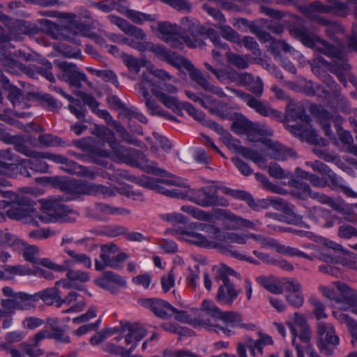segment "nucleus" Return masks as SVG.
Returning a JSON list of instances; mask_svg holds the SVG:
<instances>
[{"label": "nucleus", "instance_id": "f257e3e1", "mask_svg": "<svg viewBox=\"0 0 357 357\" xmlns=\"http://www.w3.org/2000/svg\"><path fill=\"white\" fill-rule=\"evenodd\" d=\"M202 310L215 321H222V324H215V329L220 331L227 337L235 334V332L231 328H241L247 331H255L257 328L255 324L243 323V317L239 312L222 311L219 307L209 300L205 299L202 301Z\"/></svg>", "mask_w": 357, "mask_h": 357}, {"label": "nucleus", "instance_id": "f03ea898", "mask_svg": "<svg viewBox=\"0 0 357 357\" xmlns=\"http://www.w3.org/2000/svg\"><path fill=\"white\" fill-rule=\"evenodd\" d=\"M156 52L157 57L161 61L168 63L177 69L183 68L187 70L190 73L192 79L205 91L220 96H225L222 89L211 83L199 70L194 67L189 59L179 56L175 52L169 51L163 45L161 46L160 49L157 50Z\"/></svg>", "mask_w": 357, "mask_h": 357}, {"label": "nucleus", "instance_id": "7ed1b4c3", "mask_svg": "<svg viewBox=\"0 0 357 357\" xmlns=\"http://www.w3.org/2000/svg\"><path fill=\"white\" fill-rule=\"evenodd\" d=\"M95 134L103 143L108 144L118 161L135 167H140L144 161H146V155L140 151L121 145L116 141L114 132L107 127L96 128Z\"/></svg>", "mask_w": 357, "mask_h": 357}, {"label": "nucleus", "instance_id": "20e7f679", "mask_svg": "<svg viewBox=\"0 0 357 357\" xmlns=\"http://www.w3.org/2000/svg\"><path fill=\"white\" fill-rule=\"evenodd\" d=\"M181 24L180 30L183 29L181 38L189 47H196L199 45L201 37L209 38L214 46L222 45L224 47H228V44L222 42L220 35L214 29L206 28L195 18L183 17L181 20Z\"/></svg>", "mask_w": 357, "mask_h": 357}, {"label": "nucleus", "instance_id": "39448f33", "mask_svg": "<svg viewBox=\"0 0 357 357\" xmlns=\"http://www.w3.org/2000/svg\"><path fill=\"white\" fill-rule=\"evenodd\" d=\"M40 179L45 181L47 183L63 192L67 195L66 200L68 201L75 199L80 195H95L99 192H104L105 187L102 185H96L68 177H41Z\"/></svg>", "mask_w": 357, "mask_h": 357}, {"label": "nucleus", "instance_id": "423d86ee", "mask_svg": "<svg viewBox=\"0 0 357 357\" xmlns=\"http://www.w3.org/2000/svg\"><path fill=\"white\" fill-rule=\"evenodd\" d=\"M41 208L38 219L43 223L72 222L77 216L75 211L57 199L46 200L42 203Z\"/></svg>", "mask_w": 357, "mask_h": 357}, {"label": "nucleus", "instance_id": "0eeeda50", "mask_svg": "<svg viewBox=\"0 0 357 357\" xmlns=\"http://www.w3.org/2000/svg\"><path fill=\"white\" fill-rule=\"evenodd\" d=\"M36 203L26 197H21L13 202H0V208L9 206L6 215L11 220H22L26 223L36 225L39 212L34 208Z\"/></svg>", "mask_w": 357, "mask_h": 357}, {"label": "nucleus", "instance_id": "6e6552de", "mask_svg": "<svg viewBox=\"0 0 357 357\" xmlns=\"http://www.w3.org/2000/svg\"><path fill=\"white\" fill-rule=\"evenodd\" d=\"M204 123L209 128L215 131L218 134L225 135L223 142L228 148L236 149L243 157L252 161L259 167H266V160L258 151L241 146L240 141L234 138L230 133L227 132L224 129L222 125L213 120H206Z\"/></svg>", "mask_w": 357, "mask_h": 357}, {"label": "nucleus", "instance_id": "1a4fd4ad", "mask_svg": "<svg viewBox=\"0 0 357 357\" xmlns=\"http://www.w3.org/2000/svg\"><path fill=\"white\" fill-rule=\"evenodd\" d=\"M218 187L208 185L199 188H191L186 197L191 202L204 208L229 206L228 200L218 194Z\"/></svg>", "mask_w": 357, "mask_h": 357}, {"label": "nucleus", "instance_id": "9d476101", "mask_svg": "<svg viewBox=\"0 0 357 357\" xmlns=\"http://www.w3.org/2000/svg\"><path fill=\"white\" fill-rule=\"evenodd\" d=\"M230 275L240 278V274L235 270L226 265H222L218 271V278L223 284L219 287L216 295V300L221 305H231L241 292V290L235 289L234 283L229 278Z\"/></svg>", "mask_w": 357, "mask_h": 357}, {"label": "nucleus", "instance_id": "9b49d317", "mask_svg": "<svg viewBox=\"0 0 357 357\" xmlns=\"http://www.w3.org/2000/svg\"><path fill=\"white\" fill-rule=\"evenodd\" d=\"M329 5H325L320 1H314L309 4L301 6L299 10L306 17L315 13H332L335 16L344 17L349 13L348 3L335 0H327Z\"/></svg>", "mask_w": 357, "mask_h": 357}, {"label": "nucleus", "instance_id": "f8f14e48", "mask_svg": "<svg viewBox=\"0 0 357 357\" xmlns=\"http://www.w3.org/2000/svg\"><path fill=\"white\" fill-rule=\"evenodd\" d=\"M317 333L319 337L317 346L319 351L326 356H332L334 349L340 344V338L335 333L334 326L330 323L319 322Z\"/></svg>", "mask_w": 357, "mask_h": 357}, {"label": "nucleus", "instance_id": "ddd939ff", "mask_svg": "<svg viewBox=\"0 0 357 357\" xmlns=\"http://www.w3.org/2000/svg\"><path fill=\"white\" fill-rule=\"evenodd\" d=\"M197 225L195 222H192L188 226H178L175 228L176 234L183 236V238L193 245L200 248H215L217 242L208 241L206 236L200 234L198 230ZM215 248H217L215 247Z\"/></svg>", "mask_w": 357, "mask_h": 357}, {"label": "nucleus", "instance_id": "4468645a", "mask_svg": "<svg viewBox=\"0 0 357 357\" xmlns=\"http://www.w3.org/2000/svg\"><path fill=\"white\" fill-rule=\"evenodd\" d=\"M8 36L0 34V62L4 70L10 74H19L24 69V65L14 59L12 52L8 47Z\"/></svg>", "mask_w": 357, "mask_h": 357}, {"label": "nucleus", "instance_id": "2eb2a0df", "mask_svg": "<svg viewBox=\"0 0 357 357\" xmlns=\"http://www.w3.org/2000/svg\"><path fill=\"white\" fill-rule=\"evenodd\" d=\"M54 63L62 71L59 78L68 83L71 86L81 88L82 82L87 80L86 75L79 70L75 64L67 61H54Z\"/></svg>", "mask_w": 357, "mask_h": 357}, {"label": "nucleus", "instance_id": "dca6fc26", "mask_svg": "<svg viewBox=\"0 0 357 357\" xmlns=\"http://www.w3.org/2000/svg\"><path fill=\"white\" fill-rule=\"evenodd\" d=\"M233 92L236 93L238 97L244 100L250 107L254 109L259 114L264 116H271L279 121H282V112L270 107L267 105H264L252 95L241 90L234 89Z\"/></svg>", "mask_w": 357, "mask_h": 357}, {"label": "nucleus", "instance_id": "f3484780", "mask_svg": "<svg viewBox=\"0 0 357 357\" xmlns=\"http://www.w3.org/2000/svg\"><path fill=\"white\" fill-rule=\"evenodd\" d=\"M231 130L236 134H246L252 142L259 141L260 136L263 135V130L255 126L253 123L245 116L239 114L231 125Z\"/></svg>", "mask_w": 357, "mask_h": 357}, {"label": "nucleus", "instance_id": "a211bd4d", "mask_svg": "<svg viewBox=\"0 0 357 357\" xmlns=\"http://www.w3.org/2000/svg\"><path fill=\"white\" fill-rule=\"evenodd\" d=\"M31 159L17 160L18 162L17 169L21 175L29 177L36 172L45 173L47 172L49 166L43 160L45 158L42 156L30 157Z\"/></svg>", "mask_w": 357, "mask_h": 357}, {"label": "nucleus", "instance_id": "6ab92c4d", "mask_svg": "<svg viewBox=\"0 0 357 357\" xmlns=\"http://www.w3.org/2000/svg\"><path fill=\"white\" fill-rule=\"evenodd\" d=\"M224 192L234 199L244 201L252 210L255 211L266 209L269 206V203L266 199H260L255 200L249 192L243 190H234L225 188Z\"/></svg>", "mask_w": 357, "mask_h": 357}, {"label": "nucleus", "instance_id": "aec40b11", "mask_svg": "<svg viewBox=\"0 0 357 357\" xmlns=\"http://www.w3.org/2000/svg\"><path fill=\"white\" fill-rule=\"evenodd\" d=\"M141 305L150 310L157 317L167 319L172 317L173 306L167 301L159 298H144L140 301Z\"/></svg>", "mask_w": 357, "mask_h": 357}, {"label": "nucleus", "instance_id": "412c9836", "mask_svg": "<svg viewBox=\"0 0 357 357\" xmlns=\"http://www.w3.org/2000/svg\"><path fill=\"white\" fill-rule=\"evenodd\" d=\"M136 183L149 190H153L157 192L165 195L169 197L183 198V193L178 190H169L160 185L161 180L150 176H142L136 178Z\"/></svg>", "mask_w": 357, "mask_h": 357}, {"label": "nucleus", "instance_id": "4be33fe9", "mask_svg": "<svg viewBox=\"0 0 357 357\" xmlns=\"http://www.w3.org/2000/svg\"><path fill=\"white\" fill-rule=\"evenodd\" d=\"M291 185L294 187L292 195L300 199L305 200L308 197H311L312 199H317L324 204H328L331 199L324 194L313 192L307 183L298 179H291Z\"/></svg>", "mask_w": 357, "mask_h": 357}, {"label": "nucleus", "instance_id": "5701e85b", "mask_svg": "<svg viewBox=\"0 0 357 357\" xmlns=\"http://www.w3.org/2000/svg\"><path fill=\"white\" fill-rule=\"evenodd\" d=\"M2 292L5 296L15 298L18 310H30L35 307V303L37 301L35 294L31 295L24 291L15 292L10 287H4Z\"/></svg>", "mask_w": 357, "mask_h": 357}, {"label": "nucleus", "instance_id": "b1692460", "mask_svg": "<svg viewBox=\"0 0 357 357\" xmlns=\"http://www.w3.org/2000/svg\"><path fill=\"white\" fill-rule=\"evenodd\" d=\"M310 111L321 125L325 135L329 137L332 133L331 121H333L335 123L334 119L335 116L340 115L332 114L321 105H312L310 107Z\"/></svg>", "mask_w": 357, "mask_h": 357}, {"label": "nucleus", "instance_id": "393cba45", "mask_svg": "<svg viewBox=\"0 0 357 357\" xmlns=\"http://www.w3.org/2000/svg\"><path fill=\"white\" fill-rule=\"evenodd\" d=\"M0 139L8 144H13L15 150L28 157H37L40 152L32 150L26 145L24 139L22 135H13L10 133L0 132Z\"/></svg>", "mask_w": 357, "mask_h": 357}, {"label": "nucleus", "instance_id": "a878e982", "mask_svg": "<svg viewBox=\"0 0 357 357\" xmlns=\"http://www.w3.org/2000/svg\"><path fill=\"white\" fill-rule=\"evenodd\" d=\"M172 314H174V319L178 322L182 324H188L196 326H206L208 328L209 330L217 332V330L215 329V324L211 322L210 319H202V318H196L192 317L187 311L178 310L177 308L173 306L171 312Z\"/></svg>", "mask_w": 357, "mask_h": 357}, {"label": "nucleus", "instance_id": "bb28decb", "mask_svg": "<svg viewBox=\"0 0 357 357\" xmlns=\"http://www.w3.org/2000/svg\"><path fill=\"white\" fill-rule=\"evenodd\" d=\"M314 171L319 172L324 176L326 184L333 190H337L342 187L343 180L333 172L325 163L316 160L311 165Z\"/></svg>", "mask_w": 357, "mask_h": 357}, {"label": "nucleus", "instance_id": "cd10ccee", "mask_svg": "<svg viewBox=\"0 0 357 357\" xmlns=\"http://www.w3.org/2000/svg\"><path fill=\"white\" fill-rule=\"evenodd\" d=\"M17 159H15V155L13 153L10 149L6 150H0V174L10 176L12 175L18 167V163L16 164L14 162H17ZM3 179V178H0ZM8 183L5 185H0V187H5L10 184V182L3 178Z\"/></svg>", "mask_w": 357, "mask_h": 357}, {"label": "nucleus", "instance_id": "c85d7f7f", "mask_svg": "<svg viewBox=\"0 0 357 357\" xmlns=\"http://www.w3.org/2000/svg\"><path fill=\"white\" fill-rule=\"evenodd\" d=\"M337 288L340 293L337 303L347 305L351 312L356 315L357 312V290L351 289L344 283L338 282Z\"/></svg>", "mask_w": 357, "mask_h": 357}, {"label": "nucleus", "instance_id": "c756f323", "mask_svg": "<svg viewBox=\"0 0 357 357\" xmlns=\"http://www.w3.org/2000/svg\"><path fill=\"white\" fill-rule=\"evenodd\" d=\"M289 33L301 41L305 46L313 48L315 46L314 36L303 24H294L289 28Z\"/></svg>", "mask_w": 357, "mask_h": 357}, {"label": "nucleus", "instance_id": "7c9ffc66", "mask_svg": "<svg viewBox=\"0 0 357 357\" xmlns=\"http://www.w3.org/2000/svg\"><path fill=\"white\" fill-rule=\"evenodd\" d=\"M53 339L57 342L68 344L70 342V337L65 331L59 327H53L51 331L41 330L37 333V341L45 339Z\"/></svg>", "mask_w": 357, "mask_h": 357}, {"label": "nucleus", "instance_id": "2f4dec72", "mask_svg": "<svg viewBox=\"0 0 357 357\" xmlns=\"http://www.w3.org/2000/svg\"><path fill=\"white\" fill-rule=\"evenodd\" d=\"M95 213L97 219L103 220L107 218L105 217H100L99 215L104 216L129 215L130 211L125 208L113 206L105 203H96L95 204Z\"/></svg>", "mask_w": 357, "mask_h": 357}, {"label": "nucleus", "instance_id": "473e14b6", "mask_svg": "<svg viewBox=\"0 0 357 357\" xmlns=\"http://www.w3.org/2000/svg\"><path fill=\"white\" fill-rule=\"evenodd\" d=\"M60 291L56 287L47 288L35 294L37 301L42 300L46 305H56L61 307L62 298L59 295Z\"/></svg>", "mask_w": 357, "mask_h": 357}, {"label": "nucleus", "instance_id": "72a5a7b5", "mask_svg": "<svg viewBox=\"0 0 357 357\" xmlns=\"http://www.w3.org/2000/svg\"><path fill=\"white\" fill-rule=\"evenodd\" d=\"M286 118L288 121L301 120L306 123L311 121L310 115L306 113L305 107L301 104H289L286 108Z\"/></svg>", "mask_w": 357, "mask_h": 357}, {"label": "nucleus", "instance_id": "f704fd0d", "mask_svg": "<svg viewBox=\"0 0 357 357\" xmlns=\"http://www.w3.org/2000/svg\"><path fill=\"white\" fill-rule=\"evenodd\" d=\"M0 22L6 25H12L10 30L13 33L29 34L31 33L29 29V24L20 20H13L9 17L7 15L4 14L0 10Z\"/></svg>", "mask_w": 357, "mask_h": 357}, {"label": "nucleus", "instance_id": "c9c22d12", "mask_svg": "<svg viewBox=\"0 0 357 357\" xmlns=\"http://www.w3.org/2000/svg\"><path fill=\"white\" fill-rule=\"evenodd\" d=\"M112 22L117 25L125 33L133 36L139 40H144L146 34L144 31L136 26L129 23L127 20L120 17H113Z\"/></svg>", "mask_w": 357, "mask_h": 357}, {"label": "nucleus", "instance_id": "e433bc0d", "mask_svg": "<svg viewBox=\"0 0 357 357\" xmlns=\"http://www.w3.org/2000/svg\"><path fill=\"white\" fill-rule=\"evenodd\" d=\"M351 68L347 62V57L345 53L342 56H338L333 61L331 66V71L333 73L341 83H346L345 73Z\"/></svg>", "mask_w": 357, "mask_h": 357}, {"label": "nucleus", "instance_id": "4c0bfd02", "mask_svg": "<svg viewBox=\"0 0 357 357\" xmlns=\"http://www.w3.org/2000/svg\"><path fill=\"white\" fill-rule=\"evenodd\" d=\"M142 84L150 89H157L158 91L168 92L169 93H176L177 88L171 84L166 83L163 81L155 82L149 74L142 73Z\"/></svg>", "mask_w": 357, "mask_h": 357}, {"label": "nucleus", "instance_id": "58836bf2", "mask_svg": "<svg viewBox=\"0 0 357 357\" xmlns=\"http://www.w3.org/2000/svg\"><path fill=\"white\" fill-rule=\"evenodd\" d=\"M281 210L284 213L287 222L289 224L298 225L305 228H310V225L303 220V217L294 211V206L287 202H280Z\"/></svg>", "mask_w": 357, "mask_h": 357}, {"label": "nucleus", "instance_id": "ea45409f", "mask_svg": "<svg viewBox=\"0 0 357 357\" xmlns=\"http://www.w3.org/2000/svg\"><path fill=\"white\" fill-rule=\"evenodd\" d=\"M256 282L273 294H282L283 293L280 281L274 276L260 275L256 278Z\"/></svg>", "mask_w": 357, "mask_h": 357}, {"label": "nucleus", "instance_id": "a19ab883", "mask_svg": "<svg viewBox=\"0 0 357 357\" xmlns=\"http://www.w3.org/2000/svg\"><path fill=\"white\" fill-rule=\"evenodd\" d=\"M109 156L107 151L95 147L88 154L89 161L108 169H113L114 165L105 160Z\"/></svg>", "mask_w": 357, "mask_h": 357}, {"label": "nucleus", "instance_id": "79ce46f5", "mask_svg": "<svg viewBox=\"0 0 357 357\" xmlns=\"http://www.w3.org/2000/svg\"><path fill=\"white\" fill-rule=\"evenodd\" d=\"M217 47L220 49H225L226 50V57L229 63L233 65L238 69H245L248 68L249 63L246 56H241L240 54L231 52L229 46L228 47H224L222 45H215Z\"/></svg>", "mask_w": 357, "mask_h": 357}, {"label": "nucleus", "instance_id": "37998d69", "mask_svg": "<svg viewBox=\"0 0 357 357\" xmlns=\"http://www.w3.org/2000/svg\"><path fill=\"white\" fill-rule=\"evenodd\" d=\"M158 29L162 34V40L165 43H169L174 36L178 35L180 26L169 22H160L158 24Z\"/></svg>", "mask_w": 357, "mask_h": 357}, {"label": "nucleus", "instance_id": "c03bdc74", "mask_svg": "<svg viewBox=\"0 0 357 357\" xmlns=\"http://www.w3.org/2000/svg\"><path fill=\"white\" fill-rule=\"evenodd\" d=\"M333 316L341 324L347 326L351 335L357 340V321L349 314L342 312H333Z\"/></svg>", "mask_w": 357, "mask_h": 357}, {"label": "nucleus", "instance_id": "a18cd8bd", "mask_svg": "<svg viewBox=\"0 0 357 357\" xmlns=\"http://www.w3.org/2000/svg\"><path fill=\"white\" fill-rule=\"evenodd\" d=\"M64 252L70 257V267L75 264H81L85 268H91V258L84 253H77L75 250L68 247L64 248Z\"/></svg>", "mask_w": 357, "mask_h": 357}, {"label": "nucleus", "instance_id": "49530a36", "mask_svg": "<svg viewBox=\"0 0 357 357\" xmlns=\"http://www.w3.org/2000/svg\"><path fill=\"white\" fill-rule=\"evenodd\" d=\"M214 246L218 248V249H219V250L224 255L230 256L237 259L248 261L254 264H259V262L257 259L251 257H248L239 253L237 250H231L232 247L229 245H225L222 242H218L215 244Z\"/></svg>", "mask_w": 357, "mask_h": 357}, {"label": "nucleus", "instance_id": "de8ad7c7", "mask_svg": "<svg viewBox=\"0 0 357 357\" xmlns=\"http://www.w3.org/2000/svg\"><path fill=\"white\" fill-rule=\"evenodd\" d=\"M141 90L142 91L144 101L149 113L151 115L158 116L165 114V112L162 109V108L157 104L156 101L149 94L145 85H144L142 87Z\"/></svg>", "mask_w": 357, "mask_h": 357}, {"label": "nucleus", "instance_id": "09e8293b", "mask_svg": "<svg viewBox=\"0 0 357 357\" xmlns=\"http://www.w3.org/2000/svg\"><path fill=\"white\" fill-rule=\"evenodd\" d=\"M43 107L49 112H58L62 107V102L49 93L38 96Z\"/></svg>", "mask_w": 357, "mask_h": 357}, {"label": "nucleus", "instance_id": "8fccbe9b", "mask_svg": "<svg viewBox=\"0 0 357 357\" xmlns=\"http://www.w3.org/2000/svg\"><path fill=\"white\" fill-rule=\"evenodd\" d=\"M104 351L114 356L121 357H130L131 354L135 350V345L126 349L123 347L116 345L114 343L108 342L104 346Z\"/></svg>", "mask_w": 357, "mask_h": 357}, {"label": "nucleus", "instance_id": "3c124183", "mask_svg": "<svg viewBox=\"0 0 357 357\" xmlns=\"http://www.w3.org/2000/svg\"><path fill=\"white\" fill-rule=\"evenodd\" d=\"M215 26L220 30V35L224 39L233 43L241 45V35L230 26L223 24L219 26L215 25Z\"/></svg>", "mask_w": 357, "mask_h": 357}, {"label": "nucleus", "instance_id": "603ef678", "mask_svg": "<svg viewBox=\"0 0 357 357\" xmlns=\"http://www.w3.org/2000/svg\"><path fill=\"white\" fill-rule=\"evenodd\" d=\"M32 343L22 342L21 347L23 349L26 355L30 357H38L44 354V351L38 348L40 342L42 340L37 341V333L33 338L30 337Z\"/></svg>", "mask_w": 357, "mask_h": 357}, {"label": "nucleus", "instance_id": "864d4df0", "mask_svg": "<svg viewBox=\"0 0 357 357\" xmlns=\"http://www.w3.org/2000/svg\"><path fill=\"white\" fill-rule=\"evenodd\" d=\"M68 279L73 282L75 286H84L82 283L87 282L90 280L89 273L84 271H75L68 268L66 271Z\"/></svg>", "mask_w": 357, "mask_h": 357}, {"label": "nucleus", "instance_id": "5fc2aeb1", "mask_svg": "<svg viewBox=\"0 0 357 357\" xmlns=\"http://www.w3.org/2000/svg\"><path fill=\"white\" fill-rule=\"evenodd\" d=\"M126 17L132 20L133 22L142 24L144 22H153L155 21L158 16L155 14L151 15L142 13L135 10H131L128 11Z\"/></svg>", "mask_w": 357, "mask_h": 357}, {"label": "nucleus", "instance_id": "6e6d98bb", "mask_svg": "<svg viewBox=\"0 0 357 357\" xmlns=\"http://www.w3.org/2000/svg\"><path fill=\"white\" fill-rule=\"evenodd\" d=\"M294 328L299 333L298 337L304 343H308L311 338V332L309 328L308 324L303 318H301L295 323V326H292L291 329Z\"/></svg>", "mask_w": 357, "mask_h": 357}, {"label": "nucleus", "instance_id": "4d7b16f0", "mask_svg": "<svg viewBox=\"0 0 357 357\" xmlns=\"http://www.w3.org/2000/svg\"><path fill=\"white\" fill-rule=\"evenodd\" d=\"M63 95L68 98V100H73V104L68 105L70 112L74 114L79 121L84 122L86 121V109L84 106L81 104L79 100L73 99L72 96L65 95L64 93H63Z\"/></svg>", "mask_w": 357, "mask_h": 357}, {"label": "nucleus", "instance_id": "13d9d810", "mask_svg": "<svg viewBox=\"0 0 357 357\" xmlns=\"http://www.w3.org/2000/svg\"><path fill=\"white\" fill-rule=\"evenodd\" d=\"M4 89L8 90V99L11 102L13 107L19 106L21 105L22 101L24 100V95L22 90L15 86L9 84L3 86Z\"/></svg>", "mask_w": 357, "mask_h": 357}, {"label": "nucleus", "instance_id": "bf43d9fd", "mask_svg": "<svg viewBox=\"0 0 357 357\" xmlns=\"http://www.w3.org/2000/svg\"><path fill=\"white\" fill-rule=\"evenodd\" d=\"M151 91L152 94L160 101L161 103L172 110L175 109V107H176V105L180 103L176 98L167 95L162 91H158L157 89H151Z\"/></svg>", "mask_w": 357, "mask_h": 357}, {"label": "nucleus", "instance_id": "052dcab7", "mask_svg": "<svg viewBox=\"0 0 357 357\" xmlns=\"http://www.w3.org/2000/svg\"><path fill=\"white\" fill-rule=\"evenodd\" d=\"M0 247H12L13 249H18L24 245V242L18 239L15 236L8 232H3L0 230Z\"/></svg>", "mask_w": 357, "mask_h": 357}, {"label": "nucleus", "instance_id": "680f3d73", "mask_svg": "<svg viewBox=\"0 0 357 357\" xmlns=\"http://www.w3.org/2000/svg\"><path fill=\"white\" fill-rule=\"evenodd\" d=\"M112 248L107 245H103L101 248V253L100 258L102 261H100L98 259H95V268L96 271H102L105 267L108 266L109 261L112 260Z\"/></svg>", "mask_w": 357, "mask_h": 357}, {"label": "nucleus", "instance_id": "e2e57ef3", "mask_svg": "<svg viewBox=\"0 0 357 357\" xmlns=\"http://www.w3.org/2000/svg\"><path fill=\"white\" fill-rule=\"evenodd\" d=\"M221 242L225 245H229L233 247L231 243H235L238 244H245L247 243V236L245 234H238L233 232H223L221 236ZM233 248H231L232 249Z\"/></svg>", "mask_w": 357, "mask_h": 357}, {"label": "nucleus", "instance_id": "0e129e2a", "mask_svg": "<svg viewBox=\"0 0 357 357\" xmlns=\"http://www.w3.org/2000/svg\"><path fill=\"white\" fill-rule=\"evenodd\" d=\"M181 210L199 220H210L211 219V214L210 213L193 206L183 205L181 206Z\"/></svg>", "mask_w": 357, "mask_h": 357}, {"label": "nucleus", "instance_id": "69168bd1", "mask_svg": "<svg viewBox=\"0 0 357 357\" xmlns=\"http://www.w3.org/2000/svg\"><path fill=\"white\" fill-rule=\"evenodd\" d=\"M291 131L295 135H305L306 136L307 141L312 144H318L319 139L318 135L314 131H310L309 133H305L306 130L303 125L296 123L295 125L291 126Z\"/></svg>", "mask_w": 357, "mask_h": 357}, {"label": "nucleus", "instance_id": "338daca9", "mask_svg": "<svg viewBox=\"0 0 357 357\" xmlns=\"http://www.w3.org/2000/svg\"><path fill=\"white\" fill-rule=\"evenodd\" d=\"M34 71L49 82H55V77L52 73V64L48 60H44L41 66H36Z\"/></svg>", "mask_w": 357, "mask_h": 357}, {"label": "nucleus", "instance_id": "774afa93", "mask_svg": "<svg viewBox=\"0 0 357 357\" xmlns=\"http://www.w3.org/2000/svg\"><path fill=\"white\" fill-rule=\"evenodd\" d=\"M128 229L123 225H112L104 228L101 234L105 236L115 238L120 236H124L127 234Z\"/></svg>", "mask_w": 357, "mask_h": 357}]
</instances>
